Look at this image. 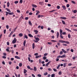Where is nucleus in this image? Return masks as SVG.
I'll return each mask as SVG.
<instances>
[{
	"instance_id": "f257e3e1",
	"label": "nucleus",
	"mask_w": 77,
	"mask_h": 77,
	"mask_svg": "<svg viewBox=\"0 0 77 77\" xmlns=\"http://www.w3.org/2000/svg\"><path fill=\"white\" fill-rule=\"evenodd\" d=\"M16 42H17V39L16 38H14V39L12 42V43L13 44H15V43H16Z\"/></svg>"
},
{
	"instance_id": "f03ea898",
	"label": "nucleus",
	"mask_w": 77,
	"mask_h": 77,
	"mask_svg": "<svg viewBox=\"0 0 77 77\" xmlns=\"http://www.w3.org/2000/svg\"><path fill=\"white\" fill-rule=\"evenodd\" d=\"M36 41H35V42H38V41H39L40 39L38 37H37V38H35Z\"/></svg>"
},
{
	"instance_id": "7ed1b4c3",
	"label": "nucleus",
	"mask_w": 77,
	"mask_h": 77,
	"mask_svg": "<svg viewBox=\"0 0 77 77\" xmlns=\"http://www.w3.org/2000/svg\"><path fill=\"white\" fill-rule=\"evenodd\" d=\"M39 5H44V2H39Z\"/></svg>"
},
{
	"instance_id": "20e7f679",
	"label": "nucleus",
	"mask_w": 77,
	"mask_h": 77,
	"mask_svg": "<svg viewBox=\"0 0 77 77\" xmlns=\"http://www.w3.org/2000/svg\"><path fill=\"white\" fill-rule=\"evenodd\" d=\"M23 37L24 38H26V39H28V37H27V35L26 34L24 35Z\"/></svg>"
},
{
	"instance_id": "39448f33",
	"label": "nucleus",
	"mask_w": 77,
	"mask_h": 77,
	"mask_svg": "<svg viewBox=\"0 0 77 77\" xmlns=\"http://www.w3.org/2000/svg\"><path fill=\"white\" fill-rule=\"evenodd\" d=\"M62 8H63L64 10H66V6L65 5H63L62 6Z\"/></svg>"
},
{
	"instance_id": "423d86ee",
	"label": "nucleus",
	"mask_w": 77,
	"mask_h": 77,
	"mask_svg": "<svg viewBox=\"0 0 77 77\" xmlns=\"http://www.w3.org/2000/svg\"><path fill=\"white\" fill-rule=\"evenodd\" d=\"M15 58L16 59H20V57L17 56H15Z\"/></svg>"
},
{
	"instance_id": "0eeeda50",
	"label": "nucleus",
	"mask_w": 77,
	"mask_h": 77,
	"mask_svg": "<svg viewBox=\"0 0 77 77\" xmlns=\"http://www.w3.org/2000/svg\"><path fill=\"white\" fill-rule=\"evenodd\" d=\"M34 32H35V34H36V35L38 34V31L35 30H34Z\"/></svg>"
},
{
	"instance_id": "6e6552de",
	"label": "nucleus",
	"mask_w": 77,
	"mask_h": 77,
	"mask_svg": "<svg viewBox=\"0 0 77 77\" xmlns=\"http://www.w3.org/2000/svg\"><path fill=\"white\" fill-rule=\"evenodd\" d=\"M29 24L30 26H32V23L31 22V21H30V20L29 21Z\"/></svg>"
},
{
	"instance_id": "1a4fd4ad",
	"label": "nucleus",
	"mask_w": 77,
	"mask_h": 77,
	"mask_svg": "<svg viewBox=\"0 0 77 77\" xmlns=\"http://www.w3.org/2000/svg\"><path fill=\"white\" fill-rule=\"evenodd\" d=\"M60 34L61 35H62V34H63V33H62V30L61 29H60Z\"/></svg>"
},
{
	"instance_id": "9d476101",
	"label": "nucleus",
	"mask_w": 77,
	"mask_h": 77,
	"mask_svg": "<svg viewBox=\"0 0 77 77\" xmlns=\"http://www.w3.org/2000/svg\"><path fill=\"white\" fill-rule=\"evenodd\" d=\"M12 34H13V32L11 31L10 34L8 36V37L11 38V35H12Z\"/></svg>"
},
{
	"instance_id": "9b49d317",
	"label": "nucleus",
	"mask_w": 77,
	"mask_h": 77,
	"mask_svg": "<svg viewBox=\"0 0 77 77\" xmlns=\"http://www.w3.org/2000/svg\"><path fill=\"white\" fill-rule=\"evenodd\" d=\"M19 35L20 37H22L23 36V34L22 33H20L19 34Z\"/></svg>"
},
{
	"instance_id": "f8f14e48",
	"label": "nucleus",
	"mask_w": 77,
	"mask_h": 77,
	"mask_svg": "<svg viewBox=\"0 0 77 77\" xmlns=\"http://www.w3.org/2000/svg\"><path fill=\"white\" fill-rule=\"evenodd\" d=\"M72 12L74 13V14H76L77 13V11L76 10H72Z\"/></svg>"
},
{
	"instance_id": "ddd939ff",
	"label": "nucleus",
	"mask_w": 77,
	"mask_h": 77,
	"mask_svg": "<svg viewBox=\"0 0 77 77\" xmlns=\"http://www.w3.org/2000/svg\"><path fill=\"white\" fill-rule=\"evenodd\" d=\"M50 62H51V61H49L48 63L46 64V66H48L49 64H50Z\"/></svg>"
},
{
	"instance_id": "4468645a",
	"label": "nucleus",
	"mask_w": 77,
	"mask_h": 77,
	"mask_svg": "<svg viewBox=\"0 0 77 77\" xmlns=\"http://www.w3.org/2000/svg\"><path fill=\"white\" fill-rule=\"evenodd\" d=\"M28 36H29V37H30L31 38H33V35H32V34H29L28 35Z\"/></svg>"
},
{
	"instance_id": "2eb2a0df",
	"label": "nucleus",
	"mask_w": 77,
	"mask_h": 77,
	"mask_svg": "<svg viewBox=\"0 0 77 77\" xmlns=\"http://www.w3.org/2000/svg\"><path fill=\"white\" fill-rule=\"evenodd\" d=\"M41 56H42L41 55H39L38 56H36L35 57L36 58H39V57H41Z\"/></svg>"
},
{
	"instance_id": "dca6fc26",
	"label": "nucleus",
	"mask_w": 77,
	"mask_h": 77,
	"mask_svg": "<svg viewBox=\"0 0 77 77\" xmlns=\"http://www.w3.org/2000/svg\"><path fill=\"white\" fill-rule=\"evenodd\" d=\"M60 18L63 19V20H66V18L65 17H61Z\"/></svg>"
},
{
	"instance_id": "f3484780",
	"label": "nucleus",
	"mask_w": 77,
	"mask_h": 77,
	"mask_svg": "<svg viewBox=\"0 0 77 77\" xmlns=\"http://www.w3.org/2000/svg\"><path fill=\"white\" fill-rule=\"evenodd\" d=\"M34 70L35 71H36L37 70V68H36V67L35 66L34 67Z\"/></svg>"
},
{
	"instance_id": "a211bd4d",
	"label": "nucleus",
	"mask_w": 77,
	"mask_h": 77,
	"mask_svg": "<svg viewBox=\"0 0 77 77\" xmlns=\"http://www.w3.org/2000/svg\"><path fill=\"white\" fill-rule=\"evenodd\" d=\"M66 30H67V31H68L69 32H71L72 31H71V30H69V29H67V28H66L65 29Z\"/></svg>"
},
{
	"instance_id": "6ab92c4d",
	"label": "nucleus",
	"mask_w": 77,
	"mask_h": 77,
	"mask_svg": "<svg viewBox=\"0 0 77 77\" xmlns=\"http://www.w3.org/2000/svg\"><path fill=\"white\" fill-rule=\"evenodd\" d=\"M26 41L24 40L23 43V45L24 46H25V45H26Z\"/></svg>"
},
{
	"instance_id": "aec40b11",
	"label": "nucleus",
	"mask_w": 77,
	"mask_h": 77,
	"mask_svg": "<svg viewBox=\"0 0 77 77\" xmlns=\"http://www.w3.org/2000/svg\"><path fill=\"white\" fill-rule=\"evenodd\" d=\"M57 38H59V33L58 32H57Z\"/></svg>"
},
{
	"instance_id": "412c9836",
	"label": "nucleus",
	"mask_w": 77,
	"mask_h": 77,
	"mask_svg": "<svg viewBox=\"0 0 77 77\" xmlns=\"http://www.w3.org/2000/svg\"><path fill=\"white\" fill-rule=\"evenodd\" d=\"M62 50L63 51V53H66V51L64 49H62Z\"/></svg>"
},
{
	"instance_id": "4be33fe9",
	"label": "nucleus",
	"mask_w": 77,
	"mask_h": 77,
	"mask_svg": "<svg viewBox=\"0 0 77 77\" xmlns=\"http://www.w3.org/2000/svg\"><path fill=\"white\" fill-rule=\"evenodd\" d=\"M32 6L34 7V8H37V6H36L35 5L33 4L32 5Z\"/></svg>"
},
{
	"instance_id": "5701e85b",
	"label": "nucleus",
	"mask_w": 77,
	"mask_h": 77,
	"mask_svg": "<svg viewBox=\"0 0 77 77\" xmlns=\"http://www.w3.org/2000/svg\"><path fill=\"white\" fill-rule=\"evenodd\" d=\"M6 9L7 10V11H8V12H11V11H10V10H9V8H6Z\"/></svg>"
},
{
	"instance_id": "b1692460",
	"label": "nucleus",
	"mask_w": 77,
	"mask_h": 77,
	"mask_svg": "<svg viewBox=\"0 0 77 77\" xmlns=\"http://www.w3.org/2000/svg\"><path fill=\"white\" fill-rule=\"evenodd\" d=\"M66 57V56L65 55H63V56H60V57L61 58H62L63 57Z\"/></svg>"
},
{
	"instance_id": "393cba45",
	"label": "nucleus",
	"mask_w": 77,
	"mask_h": 77,
	"mask_svg": "<svg viewBox=\"0 0 77 77\" xmlns=\"http://www.w3.org/2000/svg\"><path fill=\"white\" fill-rule=\"evenodd\" d=\"M35 43H33V45H32V48H33V49H34V48H35Z\"/></svg>"
},
{
	"instance_id": "a878e982",
	"label": "nucleus",
	"mask_w": 77,
	"mask_h": 77,
	"mask_svg": "<svg viewBox=\"0 0 77 77\" xmlns=\"http://www.w3.org/2000/svg\"><path fill=\"white\" fill-rule=\"evenodd\" d=\"M59 42H61L62 43H63V41L62 40H59Z\"/></svg>"
},
{
	"instance_id": "bb28decb",
	"label": "nucleus",
	"mask_w": 77,
	"mask_h": 77,
	"mask_svg": "<svg viewBox=\"0 0 77 77\" xmlns=\"http://www.w3.org/2000/svg\"><path fill=\"white\" fill-rule=\"evenodd\" d=\"M27 70H26V69H24V73L25 74L27 72Z\"/></svg>"
},
{
	"instance_id": "cd10ccee",
	"label": "nucleus",
	"mask_w": 77,
	"mask_h": 77,
	"mask_svg": "<svg viewBox=\"0 0 77 77\" xmlns=\"http://www.w3.org/2000/svg\"><path fill=\"white\" fill-rule=\"evenodd\" d=\"M14 14V13L13 12H11V13H10L9 12V15H13Z\"/></svg>"
},
{
	"instance_id": "c85d7f7f",
	"label": "nucleus",
	"mask_w": 77,
	"mask_h": 77,
	"mask_svg": "<svg viewBox=\"0 0 77 77\" xmlns=\"http://www.w3.org/2000/svg\"><path fill=\"white\" fill-rule=\"evenodd\" d=\"M7 7H8L9 6V5H10V4H9V2H7Z\"/></svg>"
},
{
	"instance_id": "c756f323",
	"label": "nucleus",
	"mask_w": 77,
	"mask_h": 77,
	"mask_svg": "<svg viewBox=\"0 0 77 77\" xmlns=\"http://www.w3.org/2000/svg\"><path fill=\"white\" fill-rule=\"evenodd\" d=\"M48 75V73L47 72H46L45 73H44V75Z\"/></svg>"
},
{
	"instance_id": "7c9ffc66",
	"label": "nucleus",
	"mask_w": 77,
	"mask_h": 77,
	"mask_svg": "<svg viewBox=\"0 0 77 77\" xmlns=\"http://www.w3.org/2000/svg\"><path fill=\"white\" fill-rule=\"evenodd\" d=\"M62 23L63 24H65V22L64 20H62Z\"/></svg>"
},
{
	"instance_id": "2f4dec72",
	"label": "nucleus",
	"mask_w": 77,
	"mask_h": 77,
	"mask_svg": "<svg viewBox=\"0 0 77 77\" xmlns=\"http://www.w3.org/2000/svg\"><path fill=\"white\" fill-rule=\"evenodd\" d=\"M6 16H8V14H9V12H8L7 11H6Z\"/></svg>"
},
{
	"instance_id": "473e14b6",
	"label": "nucleus",
	"mask_w": 77,
	"mask_h": 77,
	"mask_svg": "<svg viewBox=\"0 0 77 77\" xmlns=\"http://www.w3.org/2000/svg\"><path fill=\"white\" fill-rule=\"evenodd\" d=\"M60 65H58L57 67V69H59V68L60 67Z\"/></svg>"
},
{
	"instance_id": "72a5a7b5",
	"label": "nucleus",
	"mask_w": 77,
	"mask_h": 77,
	"mask_svg": "<svg viewBox=\"0 0 77 77\" xmlns=\"http://www.w3.org/2000/svg\"><path fill=\"white\" fill-rule=\"evenodd\" d=\"M18 3V1H16L14 2V3L15 4H17V3Z\"/></svg>"
},
{
	"instance_id": "f704fd0d",
	"label": "nucleus",
	"mask_w": 77,
	"mask_h": 77,
	"mask_svg": "<svg viewBox=\"0 0 77 77\" xmlns=\"http://www.w3.org/2000/svg\"><path fill=\"white\" fill-rule=\"evenodd\" d=\"M68 37L69 38H71V35H70L69 34L68 35Z\"/></svg>"
},
{
	"instance_id": "c9c22d12",
	"label": "nucleus",
	"mask_w": 77,
	"mask_h": 77,
	"mask_svg": "<svg viewBox=\"0 0 77 77\" xmlns=\"http://www.w3.org/2000/svg\"><path fill=\"white\" fill-rule=\"evenodd\" d=\"M72 3H73V4H75V2H74L73 1H71Z\"/></svg>"
},
{
	"instance_id": "e433bc0d",
	"label": "nucleus",
	"mask_w": 77,
	"mask_h": 77,
	"mask_svg": "<svg viewBox=\"0 0 77 77\" xmlns=\"http://www.w3.org/2000/svg\"><path fill=\"white\" fill-rule=\"evenodd\" d=\"M48 44H49V45H51L52 44V43L50 42H48Z\"/></svg>"
},
{
	"instance_id": "4c0bfd02",
	"label": "nucleus",
	"mask_w": 77,
	"mask_h": 77,
	"mask_svg": "<svg viewBox=\"0 0 77 77\" xmlns=\"http://www.w3.org/2000/svg\"><path fill=\"white\" fill-rule=\"evenodd\" d=\"M22 63H20L19 65V66H20V67L22 66Z\"/></svg>"
},
{
	"instance_id": "58836bf2",
	"label": "nucleus",
	"mask_w": 77,
	"mask_h": 77,
	"mask_svg": "<svg viewBox=\"0 0 77 77\" xmlns=\"http://www.w3.org/2000/svg\"><path fill=\"white\" fill-rule=\"evenodd\" d=\"M55 11H56V10H54L52 11H50V12H55Z\"/></svg>"
},
{
	"instance_id": "ea45409f",
	"label": "nucleus",
	"mask_w": 77,
	"mask_h": 77,
	"mask_svg": "<svg viewBox=\"0 0 77 77\" xmlns=\"http://www.w3.org/2000/svg\"><path fill=\"white\" fill-rule=\"evenodd\" d=\"M60 36L61 38H62V39H63V36L62 35H60Z\"/></svg>"
},
{
	"instance_id": "a19ab883",
	"label": "nucleus",
	"mask_w": 77,
	"mask_h": 77,
	"mask_svg": "<svg viewBox=\"0 0 77 77\" xmlns=\"http://www.w3.org/2000/svg\"><path fill=\"white\" fill-rule=\"evenodd\" d=\"M66 7L67 8H69V4H67L66 5Z\"/></svg>"
},
{
	"instance_id": "79ce46f5",
	"label": "nucleus",
	"mask_w": 77,
	"mask_h": 77,
	"mask_svg": "<svg viewBox=\"0 0 77 77\" xmlns=\"http://www.w3.org/2000/svg\"><path fill=\"white\" fill-rule=\"evenodd\" d=\"M41 29H44V26H41Z\"/></svg>"
},
{
	"instance_id": "37998d69",
	"label": "nucleus",
	"mask_w": 77,
	"mask_h": 77,
	"mask_svg": "<svg viewBox=\"0 0 77 77\" xmlns=\"http://www.w3.org/2000/svg\"><path fill=\"white\" fill-rule=\"evenodd\" d=\"M54 71H55V72H57V70L55 69H53Z\"/></svg>"
},
{
	"instance_id": "c03bdc74",
	"label": "nucleus",
	"mask_w": 77,
	"mask_h": 77,
	"mask_svg": "<svg viewBox=\"0 0 77 77\" xmlns=\"http://www.w3.org/2000/svg\"><path fill=\"white\" fill-rule=\"evenodd\" d=\"M58 74L59 75H61V74H62V72L60 71V72H59V73Z\"/></svg>"
},
{
	"instance_id": "a18cd8bd",
	"label": "nucleus",
	"mask_w": 77,
	"mask_h": 77,
	"mask_svg": "<svg viewBox=\"0 0 77 77\" xmlns=\"http://www.w3.org/2000/svg\"><path fill=\"white\" fill-rule=\"evenodd\" d=\"M57 8L58 9H60V6H59V5L57 6Z\"/></svg>"
},
{
	"instance_id": "49530a36",
	"label": "nucleus",
	"mask_w": 77,
	"mask_h": 77,
	"mask_svg": "<svg viewBox=\"0 0 77 77\" xmlns=\"http://www.w3.org/2000/svg\"><path fill=\"white\" fill-rule=\"evenodd\" d=\"M51 77H54V74H52L51 75Z\"/></svg>"
},
{
	"instance_id": "de8ad7c7",
	"label": "nucleus",
	"mask_w": 77,
	"mask_h": 77,
	"mask_svg": "<svg viewBox=\"0 0 77 77\" xmlns=\"http://www.w3.org/2000/svg\"><path fill=\"white\" fill-rule=\"evenodd\" d=\"M72 59L73 60H75V57H72Z\"/></svg>"
},
{
	"instance_id": "09e8293b",
	"label": "nucleus",
	"mask_w": 77,
	"mask_h": 77,
	"mask_svg": "<svg viewBox=\"0 0 77 77\" xmlns=\"http://www.w3.org/2000/svg\"><path fill=\"white\" fill-rule=\"evenodd\" d=\"M11 53H12V54H14V50H11Z\"/></svg>"
},
{
	"instance_id": "8fccbe9b",
	"label": "nucleus",
	"mask_w": 77,
	"mask_h": 77,
	"mask_svg": "<svg viewBox=\"0 0 77 77\" xmlns=\"http://www.w3.org/2000/svg\"><path fill=\"white\" fill-rule=\"evenodd\" d=\"M63 66H64V68H65V66H66V63H64L63 64Z\"/></svg>"
},
{
	"instance_id": "3c124183",
	"label": "nucleus",
	"mask_w": 77,
	"mask_h": 77,
	"mask_svg": "<svg viewBox=\"0 0 77 77\" xmlns=\"http://www.w3.org/2000/svg\"><path fill=\"white\" fill-rule=\"evenodd\" d=\"M51 41L52 42H56V40H52Z\"/></svg>"
},
{
	"instance_id": "603ef678",
	"label": "nucleus",
	"mask_w": 77,
	"mask_h": 77,
	"mask_svg": "<svg viewBox=\"0 0 77 77\" xmlns=\"http://www.w3.org/2000/svg\"><path fill=\"white\" fill-rule=\"evenodd\" d=\"M6 29H4V34H5L6 33Z\"/></svg>"
},
{
	"instance_id": "864d4df0",
	"label": "nucleus",
	"mask_w": 77,
	"mask_h": 77,
	"mask_svg": "<svg viewBox=\"0 0 77 77\" xmlns=\"http://www.w3.org/2000/svg\"><path fill=\"white\" fill-rule=\"evenodd\" d=\"M68 66H71L72 65V63H70L68 64Z\"/></svg>"
},
{
	"instance_id": "5fc2aeb1",
	"label": "nucleus",
	"mask_w": 77,
	"mask_h": 77,
	"mask_svg": "<svg viewBox=\"0 0 77 77\" xmlns=\"http://www.w3.org/2000/svg\"><path fill=\"white\" fill-rule=\"evenodd\" d=\"M47 59V57H43V59L44 60H45V59Z\"/></svg>"
},
{
	"instance_id": "6e6d98bb",
	"label": "nucleus",
	"mask_w": 77,
	"mask_h": 77,
	"mask_svg": "<svg viewBox=\"0 0 77 77\" xmlns=\"http://www.w3.org/2000/svg\"><path fill=\"white\" fill-rule=\"evenodd\" d=\"M47 55H48V53H45L44 54V55L45 56H47Z\"/></svg>"
},
{
	"instance_id": "4d7b16f0",
	"label": "nucleus",
	"mask_w": 77,
	"mask_h": 77,
	"mask_svg": "<svg viewBox=\"0 0 77 77\" xmlns=\"http://www.w3.org/2000/svg\"><path fill=\"white\" fill-rule=\"evenodd\" d=\"M27 68L28 69H30V66H27Z\"/></svg>"
},
{
	"instance_id": "13d9d810",
	"label": "nucleus",
	"mask_w": 77,
	"mask_h": 77,
	"mask_svg": "<svg viewBox=\"0 0 77 77\" xmlns=\"http://www.w3.org/2000/svg\"><path fill=\"white\" fill-rule=\"evenodd\" d=\"M37 75H38V77H41L42 76V75L40 74H38Z\"/></svg>"
},
{
	"instance_id": "bf43d9fd",
	"label": "nucleus",
	"mask_w": 77,
	"mask_h": 77,
	"mask_svg": "<svg viewBox=\"0 0 77 77\" xmlns=\"http://www.w3.org/2000/svg\"><path fill=\"white\" fill-rule=\"evenodd\" d=\"M36 12H37V13H40V12H39V11L38 10H36Z\"/></svg>"
},
{
	"instance_id": "052dcab7",
	"label": "nucleus",
	"mask_w": 77,
	"mask_h": 77,
	"mask_svg": "<svg viewBox=\"0 0 77 77\" xmlns=\"http://www.w3.org/2000/svg\"><path fill=\"white\" fill-rule=\"evenodd\" d=\"M38 53H36L34 54L35 56H38Z\"/></svg>"
},
{
	"instance_id": "680f3d73",
	"label": "nucleus",
	"mask_w": 77,
	"mask_h": 77,
	"mask_svg": "<svg viewBox=\"0 0 77 77\" xmlns=\"http://www.w3.org/2000/svg\"><path fill=\"white\" fill-rule=\"evenodd\" d=\"M41 17V15H38V16L37 17L38 18H40Z\"/></svg>"
},
{
	"instance_id": "e2e57ef3",
	"label": "nucleus",
	"mask_w": 77,
	"mask_h": 77,
	"mask_svg": "<svg viewBox=\"0 0 77 77\" xmlns=\"http://www.w3.org/2000/svg\"><path fill=\"white\" fill-rule=\"evenodd\" d=\"M62 54H63V52H62V51H61L60 52V54L61 55Z\"/></svg>"
},
{
	"instance_id": "0e129e2a",
	"label": "nucleus",
	"mask_w": 77,
	"mask_h": 77,
	"mask_svg": "<svg viewBox=\"0 0 77 77\" xmlns=\"http://www.w3.org/2000/svg\"><path fill=\"white\" fill-rule=\"evenodd\" d=\"M39 63H41V61H42L41 60V59H39Z\"/></svg>"
},
{
	"instance_id": "69168bd1",
	"label": "nucleus",
	"mask_w": 77,
	"mask_h": 77,
	"mask_svg": "<svg viewBox=\"0 0 77 77\" xmlns=\"http://www.w3.org/2000/svg\"><path fill=\"white\" fill-rule=\"evenodd\" d=\"M28 56L29 57H32V55L30 54H29Z\"/></svg>"
},
{
	"instance_id": "338daca9",
	"label": "nucleus",
	"mask_w": 77,
	"mask_h": 77,
	"mask_svg": "<svg viewBox=\"0 0 77 77\" xmlns=\"http://www.w3.org/2000/svg\"><path fill=\"white\" fill-rule=\"evenodd\" d=\"M17 12H18L19 13H20V11L19 10H17Z\"/></svg>"
},
{
	"instance_id": "774afa93",
	"label": "nucleus",
	"mask_w": 77,
	"mask_h": 77,
	"mask_svg": "<svg viewBox=\"0 0 77 77\" xmlns=\"http://www.w3.org/2000/svg\"><path fill=\"white\" fill-rule=\"evenodd\" d=\"M20 3H23V0H20Z\"/></svg>"
}]
</instances>
